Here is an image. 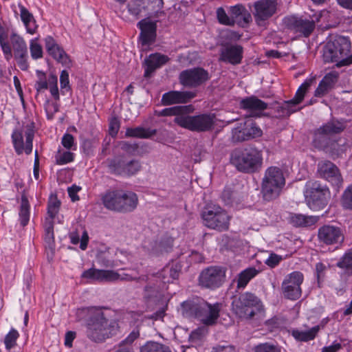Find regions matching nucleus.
Returning a JSON list of instances; mask_svg holds the SVG:
<instances>
[{
    "label": "nucleus",
    "instance_id": "cd10ccee",
    "mask_svg": "<svg viewBox=\"0 0 352 352\" xmlns=\"http://www.w3.org/2000/svg\"><path fill=\"white\" fill-rule=\"evenodd\" d=\"M169 60V58L158 53L151 54L146 60V68L144 76L148 78L151 75L162 65H165Z\"/></svg>",
    "mask_w": 352,
    "mask_h": 352
},
{
    "label": "nucleus",
    "instance_id": "6ab92c4d",
    "mask_svg": "<svg viewBox=\"0 0 352 352\" xmlns=\"http://www.w3.org/2000/svg\"><path fill=\"white\" fill-rule=\"evenodd\" d=\"M226 271L219 267H210L201 272L199 277V285L206 288L214 289L224 281Z\"/></svg>",
    "mask_w": 352,
    "mask_h": 352
},
{
    "label": "nucleus",
    "instance_id": "f257e3e1",
    "mask_svg": "<svg viewBox=\"0 0 352 352\" xmlns=\"http://www.w3.org/2000/svg\"><path fill=\"white\" fill-rule=\"evenodd\" d=\"M341 120L331 119L312 131V146L331 157H339L346 151V145L342 138L337 137L345 129Z\"/></svg>",
    "mask_w": 352,
    "mask_h": 352
},
{
    "label": "nucleus",
    "instance_id": "864d4df0",
    "mask_svg": "<svg viewBox=\"0 0 352 352\" xmlns=\"http://www.w3.org/2000/svg\"><path fill=\"white\" fill-rule=\"evenodd\" d=\"M60 83L61 92L68 91L70 89L69 74L66 70H63L60 76Z\"/></svg>",
    "mask_w": 352,
    "mask_h": 352
},
{
    "label": "nucleus",
    "instance_id": "e2e57ef3",
    "mask_svg": "<svg viewBox=\"0 0 352 352\" xmlns=\"http://www.w3.org/2000/svg\"><path fill=\"white\" fill-rule=\"evenodd\" d=\"M234 197V192L230 188L225 189L222 192V198L226 204H232Z\"/></svg>",
    "mask_w": 352,
    "mask_h": 352
},
{
    "label": "nucleus",
    "instance_id": "ea45409f",
    "mask_svg": "<svg viewBox=\"0 0 352 352\" xmlns=\"http://www.w3.org/2000/svg\"><path fill=\"white\" fill-rule=\"evenodd\" d=\"M14 54L28 50L26 43L23 38L16 34H12L10 37Z\"/></svg>",
    "mask_w": 352,
    "mask_h": 352
},
{
    "label": "nucleus",
    "instance_id": "13d9d810",
    "mask_svg": "<svg viewBox=\"0 0 352 352\" xmlns=\"http://www.w3.org/2000/svg\"><path fill=\"white\" fill-rule=\"evenodd\" d=\"M211 352H236V350L234 346L224 344L214 346Z\"/></svg>",
    "mask_w": 352,
    "mask_h": 352
},
{
    "label": "nucleus",
    "instance_id": "e433bc0d",
    "mask_svg": "<svg viewBox=\"0 0 352 352\" xmlns=\"http://www.w3.org/2000/svg\"><path fill=\"white\" fill-rule=\"evenodd\" d=\"M21 18L26 27L28 33L32 34L36 30V25L33 15L23 6L20 8Z\"/></svg>",
    "mask_w": 352,
    "mask_h": 352
},
{
    "label": "nucleus",
    "instance_id": "f3484780",
    "mask_svg": "<svg viewBox=\"0 0 352 352\" xmlns=\"http://www.w3.org/2000/svg\"><path fill=\"white\" fill-rule=\"evenodd\" d=\"M303 279V274L300 272H294L287 275L282 283L284 296L290 300L298 299L302 293L300 285Z\"/></svg>",
    "mask_w": 352,
    "mask_h": 352
},
{
    "label": "nucleus",
    "instance_id": "ddd939ff",
    "mask_svg": "<svg viewBox=\"0 0 352 352\" xmlns=\"http://www.w3.org/2000/svg\"><path fill=\"white\" fill-rule=\"evenodd\" d=\"M316 83V77H310L307 78L305 82L298 87L294 97L287 101H285L280 106L278 107V112L280 116H289L298 109L296 106L300 104L304 99L306 93L310 87Z\"/></svg>",
    "mask_w": 352,
    "mask_h": 352
},
{
    "label": "nucleus",
    "instance_id": "a211bd4d",
    "mask_svg": "<svg viewBox=\"0 0 352 352\" xmlns=\"http://www.w3.org/2000/svg\"><path fill=\"white\" fill-rule=\"evenodd\" d=\"M108 167L111 173L120 175L131 176L138 173L142 168L140 161H126L122 158H115L109 161Z\"/></svg>",
    "mask_w": 352,
    "mask_h": 352
},
{
    "label": "nucleus",
    "instance_id": "4be33fe9",
    "mask_svg": "<svg viewBox=\"0 0 352 352\" xmlns=\"http://www.w3.org/2000/svg\"><path fill=\"white\" fill-rule=\"evenodd\" d=\"M25 144L23 142V133L21 131L15 130L12 134V140L16 153L21 155L23 151L29 155L32 151V140L34 138V131L28 129L25 131Z\"/></svg>",
    "mask_w": 352,
    "mask_h": 352
},
{
    "label": "nucleus",
    "instance_id": "0eeeda50",
    "mask_svg": "<svg viewBox=\"0 0 352 352\" xmlns=\"http://www.w3.org/2000/svg\"><path fill=\"white\" fill-rule=\"evenodd\" d=\"M116 325L107 320L100 310L91 317L87 328V336L95 342H101L115 333Z\"/></svg>",
    "mask_w": 352,
    "mask_h": 352
},
{
    "label": "nucleus",
    "instance_id": "58836bf2",
    "mask_svg": "<svg viewBox=\"0 0 352 352\" xmlns=\"http://www.w3.org/2000/svg\"><path fill=\"white\" fill-rule=\"evenodd\" d=\"M155 134V131L151 132L149 129L143 127L128 128L126 131V136L139 138H148Z\"/></svg>",
    "mask_w": 352,
    "mask_h": 352
},
{
    "label": "nucleus",
    "instance_id": "4c0bfd02",
    "mask_svg": "<svg viewBox=\"0 0 352 352\" xmlns=\"http://www.w3.org/2000/svg\"><path fill=\"white\" fill-rule=\"evenodd\" d=\"M140 352H171L169 347L156 342H147L140 348Z\"/></svg>",
    "mask_w": 352,
    "mask_h": 352
},
{
    "label": "nucleus",
    "instance_id": "052dcab7",
    "mask_svg": "<svg viewBox=\"0 0 352 352\" xmlns=\"http://www.w3.org/2000/svg\"><path fill=\"white\" fill-rule=\"evenodd\" d=\"M120 129V122L116 118H113L111 119L109 124V131L110 134L112 136H115L117 135L118 130Z\"/></svg>",
    "mask_w": 352,
    "mask_h": 352
},
{
    "label": "nucleus",
    "instance_id": "37998d69",
    "mask_svg": "<svg viewBox=\"0 0 352 352\" xmlns=\"http://www.w3.org/2000/svg\"><path fill=\"white\" fill-rule=\"evenodd\" d=\"M341 204L344 208L352 210V184L344 191L341 197Z\"/></svg>",
    "mask_w": 352,
    "mask_h": 352
},
{
    "label": "nucleus",
    "instance_id": "c756f323",
    "mask_svg": "<svg viewBox=\"0 0 352 352\" xmlns=\"http://www.w3.org/2000/svg\"><path fill=\"white\" fill-rule=\"evenodd\" d=\"M182 270V266L177 263L166 265L161 272H158V278L164 283H170L178 278Z\"/></svg>",
    "mask_w": 352,
    "mask_h": 352
},
{
    "label": "nucleus",
    "instance_id": "09e8293b",
    "mask_svg": "<svg viewBox=\"0 0 352 352\" xmlns=\"http://www.w3.org/2000/svg\"><path fill=\"white\" fill-rule=\"evenodd\" d=\"M31 56L33 59H38L43 57L42 46L36 40H32L30 44Z\"/></svg>",
    "mask_w": 352,
    "mask_h": 352
},
{
    "label": "nucleus",
    "instance_id": "7ed1b4c3",
    "mask_svg": "<svg viewBox=\"0 0 352 352\" xmlns=\"http://www.w3.org/2000/svg\"><path fill=\"white\" fill-rule=\"evenodd\" d=\"M221 306V303L210 304L198 297L182 303L184 313L199 318L206 325H212L216 322L219 316Z\"/></svg>",
    "mask_w": 352,
    "mask_h": 352
},
{
    "label": "nucleus",
    "instance_id": "f704fd0d",
    "mask_svg": "<svg viewBox=\"0 0 352 352\" xmlns=\"http://www.w3.org/2000/svg\"><path fill=\"white\" fill-rule=\"evenodd\" d=\"M257 274L258 270L254 267L247 268L239 273L237 278V289H243Z\"/></svg>",
    "mask_w": 352,
    "mask_h": 352
},
{
    "label": "nucleus",
    "instance_id": "c9c22d12",
    "mask_svg": "<svg viewBox=\"0 0 352 352\" xmlns=\"http://www.w3.org/2000/svg\"><path fill=\"white\" fill-rule=\"evenodd\" d=\"M30 204L25 195H22L19 208V217L20 224L25 227L30 220Z\"/></svg>",
    "mask_w": 352,
    "mask_h": 352
},
{
    "label": "nucleus",
    "instance_id": "a19ab883",
    "mask_svg": "<svg viewBox=\"0 0 352 352\" xmlns=\"http://www.w3.org/2000/svg\"><path fill=\"white\" fill-rule=\"evenodd\" d=\"M14 58L16 61L18 67L23 71L28 70L29 64L28 62V50L14 54Z\"/></svg>",
    "mask_w": 352,
    "mask_h": 352
},
{
    "label": "nucleus",
    "instance_id": "49530a36",
    "mask_svg": "<svg viewBox=\"0 0 352 352\" xmlns=\"http://www.w3.org/2000/svg\"><path fill=\"white\" fill-rule=\"evenodd\" d=\"M56 163L58 165H63L71 162L74 160V153L69 151H58L55 156Z\"/></svg>",
    "mask_w": 352,
    "mask_h": 352
},
{
    "label": "nucleus",
    "instance_id": "473e14b6",
    "mask_svg": "<svg viewBox=\"0 0 352 352\" xmlns=\"http://www.w3.org/2000/svg\"><path fill=\"white\" fill-rule=\"evenodd\" d=\"M319 330L320 327L317 325L307 331L294 329L292 332V335L298 341L307 342L314 340Z\"/></svg>",
    "mask_w": 352,
    "mask_h": 352
},
{
    "label": "nucleus",
    "instance_id": "dca6fc26",
    "mask_svg": "<svg viewBox=\"0 0 352 352\" xmlns=\"http://www.w3.org/2000/svg\"><path fill=\"white\" fill-rule=\"evenodd\" d=\"M318 239L320 243L338 247L344 241V234L340 227L324 225L318 230Z\"/></svg>",
    "mask_w": 352,
    "mask_h": 352
},
{
    "label": "nucleus",
    "instance_id": "a18cd8bd",
    "mask_svg": "<svg viewBox=\"0 0 352 352\" xmlns=\"http://www.w3.org/2000/svg\"><path fill=\"white\" fill-rule=\"evenodd\" d=\"M338 267L352 271V249L347 251L337 263Z\"/></svg>",
    "mask_w": 352,
    "mask_h": 352
},
{
    "label": "nucleus",
    "instance_id": "774afa93",
    "mask_svg": "<svg viewBox=\"0 0 352 352\" xmlns=\"http://www.w3.org/2000/svg\"><path fill=\"white\" fill-rule=\"evenodd\" d=\"M342 348L340 343H333L332 345L325 346L322 349L321 352H337Z\"/></svg>",
    "mask_w": 352,
    "mask_h": 352
},
{
    "label": "nucleus",
    "instance_id": "2eb2a0df",
    "mask_svg": "<svg viewBox=\"0 0 352 352\" xmlns=\"http://www.w3.org/2000/svg\"><path fill=\"white\" fill-rule=\"evenodd\" d=\"M210 78L208 71L201 67H195L182 71L179 76L181 85L188 88H196Z\"/></svg>",
    "mask_w": 352,
    "mask_h": 352
},
{
    "label": "nucleus",
    "instance_id": "aec40b11",
    "mask_svg": "<svg viewBox=\"0 0 352 352\" xmlns=\"http://www.w3.org/2000/svg\"><path fill=\"white\" fill-rule=\"evenodd\" d=\"M285 25L296 33L308 37L314 30L316 23L313 19L290 16L284 19Z\"/></svg>",
    "mask_w": 352,
    "mask_h": 352
},
{
    "label": "nucleus",
    "instance_id": "bf43d9fd",
    "mask_svg": "<svg viewBox=\"0 0 352 352\" xmlns=\"http://www.w3.org/2000/svg\"><path fill=\"white\" fill-rule=\"evenodd\" d=\"M120 146L122 151L129 153H134L138 148V144H131L125 141L121 142L120 143Z\"/></svg>",
    "mask_w": 352,
    "mask_h": 352
},
{
    "label": "nucleus",
    "instance_id": "69168bd1",
    "mask_svg": "<svg viewBox=\"0 0 352 352\" xmlns=\"http://www.w3.org/2000/svg\"><path fill=\"white\" fill-rule=\"evenodd\" d=\"M173 244V239L172 237H166L164 240L160 242V245L162 247V250L165 252H168L169 250L172 248Z\"/></svg>",
    "mask_w": 352,
    "mask_h": 352
},
{
    "label": "nucleus",
    "instance_id": "20e7f679",
    "mask_svg": "<svg viewBox=\"0 0 352 352\" xmlns=\"http://www.w3.org/2000/svg\"><path fill=\"white\" fill-rule=\"evenodd\" d=\"M230 162L241 172L254 173L262 166V151L255 147L235 150L231 154Z\"/></svg>",
    "mask_w": 352,
    "mask_h": 352
},
{
    "label": "nucleus",
    "instance_id": "f8f14e48",
    "mask_svg": "<svg viewBox=\"0 0 352 352\" xmlns=\"http://www.w3.org/2000/svg\"><path fill=\"white\" fill-rule=\"evenodd\" d=\"M260 304V300L254 294L245 292L232 301V309L239 317L251 318L255 315V309H259Z\"/></svg>",
    "mask_w": 352,
    "mask_h": 352
},
{
    "label": "nucleus",
    "instance_id": "79ce46f5",
    "mask_svg": "<svg viewBox=\"0 0 352 352\" xmlns=\"http://www.w3.org/2000/svg\"><path fill=\"white\" fill-rule=\"evenodd\" d=\"M144 8L152 13L159 12L163 8V0H144Z\"/></svg>",
    "mask_w": 352,
    "mask_h": 352
},
{
    "label": "nucleus",
    "instance_id": "0e129e2a",
    "mask_svg": "<svg viewBox=\"0 0 352 352\" xmlns=\"http://www.w3.org/2000/svg\"><path fill=\"white\" fill-rule=\"evenodd\" d=\"M80 190V188L76 185H73L72 186L68 188L67 192L72 201H76L79 199L77 193Z\"/></svg>",
    "mask_w": 352,
    "mask_h": 352
},
{
    "label": "nucleus",
    "instance_id": "3c124183",
    "mask_svg": "<svg viewBox=\"0 0 352 352\" xmlns=\"http://www.w3.org/2000/svg\"><path fill=\"white\" fill-rule=\"evenodd\" d=\"M60 201L55 197H51L47 206V214L50 217H56L58 212Z\"/></svg>",
    "mask_w": 352,
    "mask_h": 352
},
{
    "label": "nucleus",
    "instance_id": "1a4fd4ad",
    "mask_svg": "<svg viewBox=\"0 0 352 352\" xmlns=\"http://www.w3.org/2000/svg\"><path fill=\"white\" fill-rule=\"evenodd\" d=\"M201 218L205 226L219 232L228 230L230 216L218 205H207L201 212Z\"/></svg>",
    "mask_w": 352,
    "mask_h": 352
},
{
    "label": "nucleus",
    "instance_id": "4468645a",
    "mask_svg": "<svg viewBox=\"0 0 352 352\" xmlns=\"http://www.w3.org/2000/svg\"><path fill=\"white\" fill-rule=\"evenodd\" d=\"M253 16L256 23L264 26L267 21L277 12L278 3L277 0H258L254 3Z\"/></svg>",
    "mask_w": 352,
    "mask_h": 352
},
{
    "label": "nucleus",
    "instance_id": "f03ea898",
    "mask_svg": "<svg viewBox=\"0 0 352 352\" xmlns=\"http://www.w3.org/2000/svg\"><path fill=\"white\" fill-rule=\"evenodd\" d=\"M323 58L326 63H335L337 67L352 64L351 44L349 38L336 36L330 39L323 50Z\"/></svg>",
    "mask_w": 352,
    "mask_h": 352
},
{
    "label": "nucleus",
    "instance_id": "393cba45",
    "mask_svg": "<svg viewBox=\"0 0 352 352\" xmlns=\"http://www.w3.org/2000/svg\"><path fill=\"white\" fill-rule=\"evenodd\" d=\"M196 96L197 92L192 91H170L162 95V102L164 105L186 103L190 101Z\"/></svg>",
    "mask_w": 352,
    "mask_h": 352
},
{
    "label": "nucleus",
    "instance_id": "8fccbe9b",
    "mask_svg": "<svg viewBox=\"0 0 352 352\" xmlns=\"http://www.w3.org/2000/svg\"><path fill=\"white\" fill-rule=\"evenodd\" d=\"M38 80L35 84V88L38 92L48 88L45 74L40 70L36 71Z\"/></svg>",
    "mask_w": 352,
    "mask_h": 352
},
{
    "label": "nucleus",
    "instance_id": "bb28decb",
    "mask_svg": "<svg viewBox=\"0 0 352 352\" xmlns=\"http://www.w3.org/2000/svg\"><path fill=\"white\" fill-rule=\"evenodd\" d=\"M242 109L248 110L252 116H258L259 113L267 108V104L256 96L247 97L240 102Z\"/></svg>",
    "mask_w": 352,
    "mask_h": 352
},
{
    "label": "nucleus",
    "instance_id": "c03bdc74",
    "mask_svg": "<svg viewBox=\"0 0 352 352\" xmlns=\"http://www.w3.org/2000/svg\"><path fill=\"white\" fill-rule=\"evenodd\" d=\"M19 336V333L18 331L14 329H12L6 336L4 339L6 348L8 350L13 348L16 344V340Z\"/></svg>",
    "mask_w": 352,
    "mask_h": 352
},
{
    "label": "nucleus",
    "instance_id": "9b49d317",
    "mask_svg": "<svg viewBox=\"0 0 352 352\" xmlns=\"http://www.w3.org/2000/svg\"><path fill=\"white\" fill-rule=\"evenodd\" d=\"M82 278L89 279L93 281L98 282H113L116 280H147L146 276H139L138 278H133L127 274H120L118 272L113 270H98L91 267L83 272Z\"/></svg>",
    "mask_w": 352,
    "mask_h": 352
},
{
    "label": "nucleus",
    "instance_id": "39448f33",
    "mask_svg": "<svg viewBox=\"0 0 352 352\" xmlns=\"http://www.w3.org/2000/svg\"><path fill=\"white\" fill-rule=\"evenodd\" d=\"M102 201L107 209L122 213L133 211L138 203L135 192L120 190L107 192L102 196Z\"/></svg>",
    "mask_w": 352,
    "mask_h": 352
},
{
    "label": "nucleus",
    "instance_id": "423d86ee",
    "mask_svg": "<svg viewBox=\"0 0 352 352\" xmlns=\"http://www.w3.org/2000/svg\"><path fill=\"white\" fill-rule=\"evenodd\" d=\"M285 185L283 170L277 166L266 169L261 184V194L264 200L271 201L278 198Z\"/></svg>",
    "mask_w": 352,
    "mask_h": 352
},
{
    "label": "nucleus",
    "instance_id": "72a5a7b5",
    "mask_svg": "<svg viewBox=\"0 0 352 352\" xmlns=\"http://www.w3.org/2000/svg\"><path fill=\"white\" fill-rule=\"evenodd\" d=\"M318 220V217L305 216L300 214H295L291 216V223L296 227L310 226L315 224Z\"/></svg>",
    "mask_w": 352,
    "mask_h": 352
},
{
    "label": "nucleus",
    "instance_id": "338daca9",
    "mask_svg": "<svg viewBox=\"0 0 352 352\" xmlns=\"http://www.w3.org/2000/svg\"><path fill=\"white\" fill-rule=\"evenodd\" d=\"M230 11L232 14L234 15L236 17L240 16L243 14L246 11L244 6L242 5H236L234 6L231 7Z\"/></svg>",
    "mask_w": 352,
    "mask_h": 352
},
{
    "label": "nucleus",
    "instance_id": "a878e982",
    "mask_svg": "<svg viewBox=\"0 0 352 352\" xmlns=\"http://www.w3.org/2000/svg\"><path fill=\"white\" fill-rule=\"evenodd\" d=\"M243 58V47L238 45H226L221 50L219 60L232 65L239 64Z\"/></svg>",
    "mask_w": 352,
    "mask_h": 352
},
{
    "label": "nucleus",
    "instance_id": "2f4dec72",
    "mask_svg": "<svg viewBox=\"0 0 352 352\" xmlns=\"http://www.w3.org/2000/svg\"><path fill=\"white\" fill-rule=\"evenodd\" d=\"M336 82V76L328 74L320 82L317 89L315 90L314 96L321 98L326 95L331 89Z\"/></svg>",
    "mask_w": 352,
    "mask_h": 352
},
{
    "label": "nucleus",
    "instance_id": "603ef678",
    "mask_svg": "<svg viewBox=\"0 0 352 352\" xmlns=\"http://www.w3.org/2000/svg\"><path fill=\"white\" fill-rule=\"evenodd\" d=\"M254 352H280V350L278 346L265 342L256 345Z\"/></svg>",
    "mask_w": 352,
    "mask_h": 352
},
{
    "label": "nucleus",
    "instance_id": "680f3d73",
    "mask_svg": "<svg viewBox=\"0 0 352 352\" xmlns=\"http://www.w3.org/2000/svg\"><path fill=\"white\" fill-rule=\"evenodd\" d=\"M45 109L47 118L52 120L54 113L58 111V105L56 103L48 104Z\"/></svg>",
    "mask_w": 352,
    "mask_h": 352
},
{
    "label": "nucleus",
    "instance_id": "9d476101",
    "mask_svg": "<svg viewBox=\"0 0 352 352\" xmlns=\"http://www.w3.org/2000/svg\"><path fill=\"white\" fill-rule=\"evenodd\" d=\"M186 113L184 117H179L176 124L191 131L204 132L210 131L214 124V116L210 113H202L197 116H190Z\"/></svg>",
    "mask_w": 352,
    "mask_h": 352
},
{
    "label": "nucleus",
    "instance_id": "c85d7f7f",
    "mask_svg": "<svg viewBox=\"0 0 352 352\" xmlns=\"http://www.w3.org/2000/svg\"><path fill=\"white\" fill-rule=\"evenodd\" d=\"M262 135V131L257 126L252 125L239 129L238 127L232 130V138L234 141L243 142L251 138Z\"/></svg>",
    "mask_w": 352,
    "mask_h": 352
},
{
    "label": "nucleus",
    "instance_id": "de8ad7c7",
    "mask_svg": "<svg viewBox=\"0 0 352 352\" xmlns=\"http://www.w3.org/2000/svg\"><path fill=\"white\" fill-rule=\"evenodd\" d=\"M217 16L219 22L221 24L226 25H233L234 20L229 17L223 8H219L217 10Z\"/></svg>",
    "mask_w": 352,
    "mask_h": 352
},
{
    "label": "nucleus",
    "instance_id": "5fc2aeb1",
    "mask_svg": "<svg viewBox=\"0 0 352 352\" xmlns=\"http://www.w3.org/2000/svg\"><path fill=\"white\" fill-rule=\"evenodd\" d=\"M140 336V332L137 329L133 330L129 335L120 344L124 346H133V342Z\"/></svg>",
    "mask_w": 352,
    "mask_h": 352
},
{
    "label": "nucleus",
    "instance_id": "b1692460",
    "mask_svg": "<svg viewBox=\"0 0 352 352\" xmlns=\"http://www.w3.org/2000/svg\"><path fill=\"white\" fill-rule=\"evenodd\" d=\"M45 46L49 54L58 63L65 66L69 65L71 62L69 57L53 37L48 36L45 38Z\"/></svg>",
    "mask_w": 352,
    "mask_h": 352
},
{
    "label": "nucleus",
    "instance_id": "7c9ffc66",
    "mask_svg": "<svg viewBox=\"0 0 352 352\" xmlns=\"http://www.w3.org/2000/svg\"><path fill=\"white\" fill-rule=\"evenodd\" d=\"M194 111L192 105L175 106L162 109L157 112L159 116H174V122L176 124V120L179 117H184L186 113H192Z\"/></svg>",
    "mask_w": 352,
    "mask_h": 352
},
{
    "label": "nucleus",
    "instance_id": "412c9836",
    "mask_svg": "<svg viewBox=\"0 0 352 352\" xmlns=\"http://www.w3.org/2000/svg\"><path fill=\"white\" fill-rule=\"evenodd\" d=\"M318 173L320 177L340 188L342 184V177L338 167L331 162L322 161L318 164Z\"/></svg>",
    "mask_w": 352,
    "mask_h": 352
},
{
    "label": "nucleus",
    "instance_id": "6e6552de",
    "mask_svg": "<svg viewBox=\"0 0 352 352\" xmlns=\"http://www.w3.org/2000/svg\"><path fill=\"white\" fill-rule=\"evenodd\" d=\"M305 201L312 210L323 209L328 204L330 191L326 185L318 181H309L304 190Z\"/></svg>",
    "mask_w": 352,
    "mask_h": 352
},
{
    "label": "nucleus",
    "instance_id": "4d7b16f0",
    "mask_svg": "<svg viewBox=\"0 0 352 352\" xmlns=\"http://www.w3.org/2000/svg\"><path fill=\"white\" fill-rule=\"evenodd\" d=\"M62 145L67 149H72L73 146L76 147L74 144V138L69 133H65L62 138ZM76 149V148H74Z\"/></svg>",
    "mask_w": 352,
    "mask_h": 352
},
{
    "label": "nucleus",
    "instance_id": "5701e85b",
    "mask_svg": "<svg viewBox=\"0 0 352 352\" xmlns=\"http://www.w3.org/2000/svg\"><path fill=\"white\" fill-rule=\"evenodd\" d=\"M138 27L140 30V39L142 45L153 43L157 36V24L148 19L141 20L138 23Z\"/></svg>",
    "mask_w": 352,
    "mask_h": 352
},
{
    "label": "nucleus",
    "instance_id": "6e6d98bb",
    "mask_svg": "<svg viewBox=\"0 0 352 352\" xmlns=\"http://www.w3.org/2000/svg\"><path fill=\"white\" fill-rule=\"evenodd\" d=\"M283 260V257L280 255H278L275 253H271L269 256V257L265 261V263L273 268L277 266L280 262Z\"/></svg>",
    "mask_w": 352,
    "mask_h": 352
}]
</instances>
